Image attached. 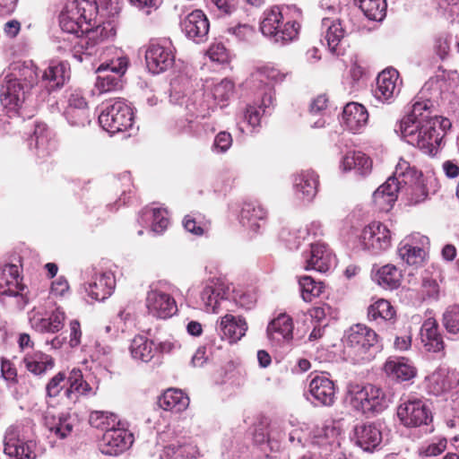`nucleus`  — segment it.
Here are the masks:
<instances>
[{"label":"nucleus","mask_w":459,"mask_h":459,"mask_svg":"<svg viewBox=\"0 0 459 459\" xmlns=\"http://www.w3.org/2000/svg\"><path fill=\"white\" fill-rule=\"evenodd\" d=\"M434 111L435 105L431 100H417L411 112L394 129L409 144L432 156L437 152L446 130L451 127L448 118L438 117Z\"/></svg>","instance_id":"nucleus-1"},{"label":"nucleus","mask_w":459,"mask_h":459,"mask_svg":"<svg viewBox=\"0 0 459 459\" xmlns=\"http://www.w3.org/2000/svg\"><path fill=\"white\" fill-rule=\"evenodd\" d=\"M120 11L117 4L113 6L106 21L100 22L94 28H85L82 35L75 37L76 41L73 48V56L79 62L99 54L102 44L115 37L117 32V16Z\"/></svg>","instance_id":"nucleus-2"},{"label":"nucleus","mask_w":459,"mask_h":459,"mask_svg":"<svg viewBox=\"0 0 459 459\" xmlns=\"http://www.w3.org/2000/svg\"><path fill=\"white\" fill-rule=\"evenodd\" d=\"M172 90L169 95L170 102L185 106L189 113L197 117H207L214 105L210 100L204 99V93L196 79L193 80L181 75L171 83Z\"/></svg>","instance_id":"nucleus-3"},{"label":"nucleus","mask_w":459,"mask_h":459,"mask_svg":"<svg viewBox=\"0 0 459 459\" xmlns=\"http://www.w3.org/2000/svg\"><path fill=\"white\" fill-rule=\"evenodd\" d=\"M254 441L262 446L264 451L278 452L288 443L294 446H305V433L301 428H293L289 423H272L268 426H258L254 432Z\"/></svg>","instance_id":"nucleus-4"},{"label":"nucleus","mask_w":459,"mask_h":459,"mask_svg":"<svg viewBox=\"0 0 459 459\" xmlns=\"http://www.w3.org/2000/svg\"><path fill=\"white\" fill-rule=\"evenodd\" d=\"M289 6L274 5L264 12L260 23L262 34L274 44L285 46L298 38L300 25L286 19Z\"/></svg>","instance_id":"nucleus-5"},{"label":"nucleus","mask_w":459,"mask_h":459,"mask_svg":"<svg viewBox=\"0 0 459 459\" xmlns=\"http://www.w3.org/2000/svg\"><path fill=\"white\" fill-rule=\"evenodd\" d=\"M349 394L352 408L365 415H375L384 411L394 400L391 392L369 384L352 386Z\"/></svg>","instance_id":"nucleus-6"},{"label":"nucleus","mask_w":459,"mask_h":459,"mask_svg":"<svg viewBox=\"0 0 459 459\" xmlns=\"http://www.w3.org/2000/svg\"><path fill=\"white\" fill-rule=\"evenodd\" d=\"M343 342L359 360H369L379 350L378 335L374 330L362 324L351 326L345 332Z\"/></svg>","instance_id":"nucleus-7"},{"label":"nucleus","mask_w":459,"mask_h":459,"mask_svg":"<svg viewBox=\"0 0 459 459\" xmlns=\"http://www.w3.org/2000/svg\"><path fill=\"white\" fill-rule=\"evenodd\" d=\"M100 126L114 134L131 128L134 125V113L130 105L124 100L107 103L99 116Z\"/></svg>","instance_id":"nucleus-8"},{"label":"nucleus","mask_w":459,"mask_h":459,"mask_svg":"<svg viewBox=\"0 0 459 459\" xmlns=\"http://www.w3.org/2000/svg\"><path fill=\"white\" fill-rule=\"evenodd\" d=\"M170 290L171 286L166 282H159L150 287L146 294L145 306L151 316L167 319L178 312V306Z\"/></svg>","instance_id":"nucleus-9"},{"label":"nucleus","mask_w":459,"mask_h":459,"mask_svg":"<svg viewBox=\"0 0 459 459\" xmlns=\"http://www.w3.org/2000/svg\"><path fill=\"white\" fill-rule=\"evenodd\" d=\"M148 70L153 74L164 73L175 64V48L169 39L151 42L145 52Z\"/></svg>","instance_id":"nucleus-10"},{"label":"nucleus","mask_w":459,"mask_h":459,"mask_svg":"<svg viewBox=\"0 0 459 459\" xmlns=\"http://www.w3.org/2000/svg\"><path fill=\"white\" fill-rule=\"evenodd\" d=\"M127 59L124 56L102 63L97 69L99 74L95 83L100 93L116 91L121 87V76L127 68Z\"/></svg>","instance_id":"nucleus-11"},{"label":"nucleus","mask_w":459,"mask_h":459,"mask_svg":"<svg viewBox=\"0 0 459 459\" xmlns=\"http://www.w3.org/2000/svg\"><path fill=\"white\" fill-rule=\"evenodd\" d=\"M23 426L15 424L10 426L4 438V452L10 459H35V444L24 441L22 436Z\"/></svg>","instance_id":"nucleus-12"},{"label":"nucleus","mask_w":459,"mask_h":459,"mask_svg":"<svg viewBox=\"0 0 459 459\" xmlns=\"http://www.w3.org/2000/svg\"><path fill=\"white\" fill-rule=\"evenodd\" d=\"M359 244L363 250L379 254L391 246V232L383 223L374 221L362 230Z\"/></svg>","instance_id":"nucleus-13"},{"label":"nucleus","mask_w":459,"mask_h":459,"mask_svg":"<svg viewBox=\"0 0 459 459\" xmlns=\"http://www.w3.org/2000/svg\"><path fill=\"white\" fill-rule=\"evenodd\" d=\"M159 442L166 443L160 453V459H194L199 455L195 445L184 437L178 438L169 431L159 435Z\"/></svg>","instance_id":"nucleus-14"},{"label":"nucleus","mask_w":459,"mask_h":459,"mask_svg":"<svg viewBox=\"0 0 459 459\" xmlns=\"http://www.w3.org/2000/svg\"><path fill=\"white\" fill-rule=\"evenodd\" d=\"M429 240L426 236L413 233L405 237L398 245V256L409 265H420L427 255Z\"/></svg>","instance_id":"nucleus-15"},{"label":"nucleus","mask_w":459,"mask_h":459,"mask_svg":"<svg viewBox=\"0 0 459 459\" xmlns=\"http://www.w3.org/2000/svg\"><path fill=\"white\" fill-rule=\"evenodd\" d=\"M400 421L408 428L427 425L432 420L431 412L426 403L420 399H409L397 408Z\"/></svg>","instance_id":"nucleus-16"},{"label":"nucleus","mask_w":459,"mask_h":459,"mask_svg":"<svg viewBox=\"0 0 459 459\" xmlns=\"http://www.w3.org/2000/svg\"><path fill=\"white\" fill-rule=\"evenodd\" d=\"M134 436L124 427H110L105 430L100 442V450L107 455H118L128 449Z\"/></svg>","instance_id":"nucleus-17"},{"label":"nucleus","mask_w":459,"mask_h":459,"mask_svg":"<svg viewBox=\"0 0 459 459\" xmlns=\"http://www.w3.org/2000/svg\"><path fill=\"white\" fill-rule=\"evenodd\" d=\"M179 26L184 35L196 44L204 43L208 39L210 22L201 10H195L181 18Z\"/></svg>","instance_id":"nucleus-18"},{"label":"nucleus","mask_w":459,"mask_h":459,"mask_svg":"<svg viewBox=\"0 0 459 459\" xmlns=\"http://www.w3.org/2000/svg\"><path fill=\"white\" fill-rule=\"evenodd\" d=\"M307 400L316 406H332L335 401V385L325 375L314 377L307 390Z\"/></svg>","instance_id":"nucleus-19"},{"label":"nucleus","mask_w":459,"mask_h":459,"mask_svg":"<svg viewBox=\"0 0 459 459\" xmlns=\"http://www.w3.org/2000/svg\"><path fill=\"white\" fill-rule=\"evenodd\" d=\"M398 72L394 68L382 71L377 77L373 96L380 103L390 104L400 91Z\"/></svg>","instance_id":"nucleus-20"},{"label":"nucleus","mask_w":459,"mask_h":459,"mask_svg":"<svg viewBox=\"0 0 459 459\" xmlns=\"http://www.w3.org/2000/svg\"><path fill=\"white\" fill-rule=\"evenodd\" d=\"M309 252L304 254L306 270L326 273L335 264L332 251L323 243H310Z\"/></svg>","instance_id":"nucleus-21"},{"label":"nucleus","mask_w":459,"mask_h":459,"mask_svg":"<svg viewBox=\"0 0 459 459\" xmlns=\"http://www.w3.org/2000/svg\"><path fill=\"white\" fill-rule=\"evenodd\" d=\"M29 90L21 82L8 75L1 91L0 100L3 107L8 112L17 113L24 103Z\"/></svg>","instance_id":"nucleus-22"},{"label":"nucleus","mask_w":459,"mask_h":459,"mask_svg":"<svg viewBox=\"0 0 459 459\" xmlns=\"http://www.w3.org/2000/svg\"><path fill=\"white\" fill-rule=\"evenodd\" d=\"M115 287V276L110 271L95 273L84 285L88 296L97 301L108 299L112 294Z\"/></svg>","instance_id":"nucleus-23"},{"label":"nucleus","mask_w":459,"mask_h":459,"mask_svg":"<svg viewBox=\"0 0 459 459\" xmlns=\"http://www.w3.org/2000/svg\"><path fill=\"white\" fill-rule=\"evenodd\" d=\"M293 321L286 315L281 314L273 319L267 326V336L275 346L290 344L293 339Z\"/></svg>","instance_id":"nucleus-24"},{"label":"nucleus","mask_w":459,"mask_h":459,"mask_svg":"<svg viewBox=\"0 0 459 459\" xmlns=\"http://www.w3.org/2000/svg\"><path fill=\"white\" fill-rule=\"evenodd\" d=\"M427 390L434 395H440L455 388L459 384L457 374L448 368H438L426 378Z\"/></svg>","instance_id":"nucleus-25"},{"label":"nucleus","mask_w":459,"mask_h":459,"mask_svg":"<svg viewBox=\"0 0 459 459\" xmlns=\"http://www.w3.org/2000/svg\"><path fill=\"white\" fill-rule=\"evenodd\" d=\"M384 371L388 378L402 383L413 379L417 368L413 363L404 357H391L384 364Z\"/></svg>","instance_id":"nucleus-26"},{"label":"nucleus","mask_w":459,"mask_h":459,"mask_svg":"<svg viewBox=\"0 0 459 459\" xmlns=\"http://www.w3.org/2000/svg\"><path fill=\"white\" fill-rule=\"evenodd\" d=\"M383 436L380 427L374 423L357 425L354 429L355 444L367 452H373L380 446Z\"/></svg>","instance_id":"nucleus-27"},{"label":"nucleus","mask_w":459,"mask_h":459,"mask_svg":"<svg viewBox=\"0 0 459 459\" xmlns=\"http://www.w3.org/2000/svg\"><path fill=\"white\" fill-rule=\"evenodd\" d=\"M274 100L273 89L267 86L264 92L261 94V102L258 106H247L244 113V120L253 130L260 127L262 115L271 113L274 107Z\"/></svg>","instance_id":"nucleus-28"},{"label":"nucleus","mask_w":459,"mask_h":459,"mask_svg":"<svg viewBox=\"0 0 459 459\" xmlns=\"http://www.w3.org/2000/svg\"><path fill=\"white\" fill-rule=\"evenodd\" d=\"M63 10L83 23L85 28L91 27L92 21L96 23L99 13V7L93 0H69Z\"/></svg>","instance_id":"nucleus-29"},{"label":"nucleus","mask_w":459,"mask_h":459,"mask_svg":"<svg viewBox=\"0 0 459 459\" xmlns=\"http://www.w3.org/2000/svg\"><path fill=\"white\" fill-rule=\"evenodd\" d=\"M225 290L221 283L211 281L207 282L199 294L196 305L208 313H217L221 302L225 299Z\"/></svg>","instance_id":"nucleus-30"},{"label":"nucleus","mask_w":459,"mask_h":459,"mask_svg":"<svg viewBox=\"0 0 459 459\" xmlns=\"http://www.w3.org/2000/svg\"><path fill=\"white\" fill-rule=\"evenodd\" d=\"M70 77V69L67 63L51 62L41 75L40 83L48 92L64 86Z\"/></svg>","instance_id":"nucleus-31"},{"label":"nucleus","mask_w":459,"mask_h":459,"mask_svg":"<svg viewBox=\"0 0 459 459\" xmlns=\"http://www.w3.org/2000/svg\"><path fill=\"white\" fill-rule=\"evenodd\" d=\"M267 219V211L257 202L244 203L239 214V222L243 227L258 232Z\"/></svg>","instance_id":"nucleus-32"},{"label":"nucleus","mask_w":459,"mask_h":459,"mask_svg":"<svg viewBox=\"0 0 459 459\" xmlns=\"http://www.w3.org/2000/svg\"><path fill=\"white\" fill-rule=\"evenodd\" d=\"M247 329V323L240 317H236L227 314L221 318L216 328L221 339H226L230 343H233L240 340L246 333Z\"/></svg>","instance_id":"nucleus-33"},{"label":"nucleus","mask_w":459,"mask_h":459,"mask_svg":"<svg viewBox=\"0 0 459 459\" xmlns=\"http://www.w3.org/2000/svg\"><path fill=\"white\" fill-rule=\"evenodd\" d=\"M293 186L298 198L310 202L317 193L318 176L313 170H302L294 177Z\"/></svg>","instance_id":"nucleus-34"},{"label":"nucleus","mask_w":459,"mask_h":459,"mask_svg":"<svg viewBox=\"0 0 459 459\" xmlns=\"http://www.w3.org/2000/svg\"><path fill=\"white\" fill-rule=\"evenodd\" d=\"M65 319V312L56 307L48 317H42L39 313L30 315V326L39 333H55L59 332L64 326Z\"/></svg>","instance_id":"nucleus-35"},{"label":"nucleus","mask_w":459,"mask_h":459,"mask_svg":"<svg viewBox=\"0 0 459 459\" xmlns=\"http://www.w3.org/2000/svg\"><path fill=\"white\" fill-rule=\"evenodd\" d=\"M20 271L16 264H5L0 268V296L22 295Z\"/></svg>","instance_id":"nucleus-36"},{"label":"nucleus","mask_w":459,"mask_h":459,"mask_svg":"<svg viewBox=\"0 0 459 459\" xmlns=\"http://www.w3.org/2000/svg\"><path fill=\"white\" fill-rule=\"evenodd\" d=\"M368 113L366 108L357 102L346 104L342 110V122L348 130L356 134L366 126Z\"/></svg>","instance_id":"nucleus-37"},{"label":"nucleus","mask_w":459,"mask_h":459,"mask_svg":"<svg viewBox=\"0 0 459 459\" xmlns=\"http://www.w3.org/2000/svg\"><path fill=\"white\" fill-rule=\"evenodd\" d=\"M394 178H388L372 195L375 205L382 212H388L397 200V194L400 191L398 183Z\"/></svg>","instance_id":"nucleus-38"},{"label":"nucleus","mask_w":459,"mask_h":459,"mask_svg":"<svg viewBox=\"0 0 459 459\" xmlns=\"http://www.w3.org/2000/svg\"><path fill=\"white\" fill-rule=\"evenodd\" d=\"M340 169L344 172L354 170L357 175L366 177L371 172L372 160L361 152H349L341 160Z\"/></svg>","instance_id":"nucleus-39"},{"label":"nucleus","mask_w":459,"mask_h":459,"mask_svg":"<svg viewBox=\"0 0 459 459\" xmlns=\"http://www.w3.org/2000/svg\"><path fill=\"white\" fill-rule=\"evenodd\" d=\"M29 146L34 148L39 158H45L55 149V142L50 137L47 126L39 123L35 126L33 134L29 139Z\"/></svg>","instance_id":"nucleus-40"},{"label":"nucleus","mask_w":459,"mask_h":459,"mask_svg":"<svg viewBox=\"0 0 459 459\" xmlns=\"http://www.w3.org/2000/svg\"><path fill=\"white\" fill-rule=\"evenodd\" d=\"M389 178H394L400 186V191L406 187L422 182V173L415 166H411L407 160L400 159L395 166L394 172Z\"/></svg>","instance_id":"nucleus-41"},{"label":"nucleus","mask_w":459,"mask_h":459,"mask_svg":"<svg viewBox=\"0 0 459 459\" xmlns=\"http://www.w3.org/2000/svg\"><path fill=\"white\" fill-rule=\"evenodd\" d=\"M46 428L56 437L64 439L71 435L74 429V420L66 412L54 415L47 412L44 416Z\"/></svg>","instance_id":"nucleus-42"},{"label":"nucleus","mask_w":459,"mask_h":459,"mask_svg":"<svg viewBox=\"0 0 459 459\" xmlns=\"http://www.w3.org/2000/svg\"><path fill=\"white\" fill-rule=\"evenodd\" d=\"M421 342L428 351L439 352L444 349V341L435 320H426L420 329Z\"/></svg>","instance_id":"nucleus-43"},{"label":"nucleus","mask_w":459,"mask_h":459,"mask_svg":"<svg viewBox=\"0 0 459 459\" xmlns=\"http://www.w3.org/2000/svg\"><path fill=\"white\" fill-rule=\"evenodd\" d=\"M129 351L134 360L147 363L154 358L157 348L153 341L143 335H137L132 340Z\"/></svg>","instance_id":"nucleus-44"},{"label":"nucleus","mask_w":459,"mask_h":459,"mask_svg":"<svg viewBox=\"0 0 459 459\" xmlns=\"http://www.w3.org/2000/svg\"><path fill=\"white\" fill-rule=\"evenodd\" d=\"M188 397L178 389H168L158 399V405L164 411L180 412L187 408Z\"/></svg>","instance_id":"nucleus-45"},{"label":"nucleus","mask_w":459,"mask_h":459,"mask_svg":"<svg viewBox=\"0 0 459 459\" xmlns=\"http://www.w3.org/2000/svg\"><path fill=\"white\" fill-rule=\"evenodd\" d=\"M67 384H69V386L65 389V394L70 400L76 401L79 394H95V392L92 391L89 383L83 379L82 373L80 369L74 368L70 372L67 377Z\"/></svg>","instance_id":"nucleus-46"},{"label":"nucleus","mask_w":459,"mask_h":459,"mask_svg":"<svg viewBox=\"0 0 459 459\" xmlns=\"http://www.w3.org/2000/svg\"><path fill=\"white\" fill-rule=\"evenodd\" d=\"M322 28L325 31V40L332 53H337V47L345 35V30L339 19L324 18Z\"/></svg>","instance_id":"nucleus-47"},{"label":"nucleus","mask_w":459,"mask_h":459,"mask_svg":"<svg viewBox=\"0 0 459 459\" xmlns=\"http://www.w3.org/2000/svg\"><path fill=\"white\" fill-rule=\"evenodd\" d=\"M286 74L279 71L278 69L271 66H264L258 68L251 75V81L254 86L261 90L263 94L267 86L272 87L273 92L274 93L273 87L270 82H282Z\"/></svg>","instance_id":"nucleus-48"},{"label":"nucleus","mask_w":459,"mask_h":459,"mask_svg":"<svg viewBox=\"0 0 459 459\" xmlns=\"http://www.w3.org/2000/svg\"><path fill=\"white\" fill-rule=\"evenodd\" d=\"M23 364L30 373L41 376L52 369L55 362L51 356L41 351H35L24 357Z\"/></svg>","instance_id":"nucleus-49"},{"label":"nucleus","mask_w":459,"mask_h":459,"mask_svg":"<svg viewBox=\"0 0 459 459\" xmlns=\"http://www.w3.org/2000/svg\"><path fill=\"white\" fill-rule=\"evenodd\" d=\"M373 279L384 289L394 290L401 284L402 273L395 265L385 264L376 272Z\"/></svg>","instance_id":"nucleus-50"},{"label":"nucleus","mask_w":459,"mask_h":459,"mask_svg":"<svg viewBox=\"0 0 459 459\" xmlns=\"http://www.w3.org/2000/svg\"><path fill=\"white\" fill-rule=\"evenodd\" d=\"M395 316V310L389 301L378 299L368 308L369 321L380 323H392Z\"/></svg>","instance_id":"nucleus-51"},{"label":"nucleus","mask_w":459,"mask_h":459,"mask_svg":"<svg viewBox=\"0 0 459 459\" xmlns=\"http://www.w3.org/2000/svg\"><path fill=\"white\" fill-rule=\"evenodd\" d=\"M14 71L15 72L10 75L29 89H32L33 86L40 82V81H39L38 67L32 61H26L21 65H17Z\"/></svg>","instance_id":"nucleus-52"},{"label":"nucleus","mask_w":459,"mask_h":459,"mask_svg":"<svg viewBox=\"0 0 459 459\" xmlns=\"http://www.w3.org/2000/svg\"><path fill=\"white\" fill-rule=\"evenodd\" d=\"M363 12L364 15L371 21L380 22L386 14L385 0H354Z\"/></svg>","instance_id":"nucleus-53"},{"label":"nucleus","mask_w":459,"mask_h":459,"mask_svg":"<svg viewBox=\"0 0 459 459\" xmlns=\"http://www.w3.org/2000/svg\"><path fill=\"white\" fill-rule=\"evenodd\" d=\"M140 218L145 221L152 220V230L157 234L162 233L169 223L167 211L160 208H145L142 211Z\"/></svg>","instance_id":"nucleus-54"},{"label":"nucleus","mask_w":459,"mask_h":459,"mask_svg":"<svg viewBox=\"0 0 459 459\" xmlns=\"http://www.w3.org/2000/svg\"><path fill=\"white\" fill-rule=\"evenodd\" d=\"M301 298L305 302H311L324 291V283L316 281L310 276H302L299 279Z\"/></svg>","instance_id":"nucleus-55"},{"label":"nucleus","mask_w":459,"mask_h":459,"mask_svg":"<svg viewBox=\"0 0 459 459\" xmlns=\"http://www.w3.org/2000/svg\"><path fill=\"white\" fill-rule=\"evenodd\" d=\"M328 99L325 95H319L310 104L309 113L310 116L319 117L316 120L311 122V127L322 128L325 126L326 121L325 119V110L327 108Z\"/></svg>","instance_id":"nucleus-56"},{"label":"nucleus","mask_w":459,"mask_h":459,"mask_svg":"<svg viewBox=\"0 0 459 459\" xmlns=\"http://www.w3.org/2000/svg\"><path fill=\"white\" fill-rule=\"evenodd\" d=\"M442 323L448 333L459 337V304H454L446 308Z\"/></svg>","instance_id":"nucleus-57"},{"label":"nucleus","mask_w":459,"mask_h":459,"mask_svg":"<svg viewBox=\"0 0 459 459\" xmlns=\"http://www.w3.org/2000/svg\"><path fill=\"white\" fill-rule=\"evenodd\" d=\"M90 424L97 429H107L110 427L119 426L120 421L114 413L107 411H93L90 415Z\"/></svg>","instance_id":"nucleus-58"},{"label":"nucleus","mask_w":459,"mask_h":459,"mask_svg":"<svg viewBox=\"0 0 459 459\" xmlns=\"http://www.w3.org/2000/svg\"><path fill=\"white\" fill-rule=\"evenodd\" d=\"M65 116L69 125L74 127H84L91 123L89 108H66Z\"/></svg>","instance_id":"nucleus-59"},{"label":"nucleus","mask_w":459,"mask_h":459,"mask_svg":"<svg viewBox=\"0 0 459 459\" xmlns=\"http://www.w3.org/2000/svg\"><path fill=\"white\" fill-rule=\"evenodd\" d=\"M203 126L196 119L179 118L175 122V130L178 134L200 136Z\"/></svg>","instance_id":"nucleus-60"},{"label":"nucleus","mask_w":459,"mask_h":459,"mask_svg":"<svg viewBox=\"0 0 459 459\" xmlns=\"http://www.w3.org/2000/svg\"><path fill=\"white\" fill-rule=\"evenodd\" d=\"M59 25L63 31L78 35L79 32H84L85 25L76 20V18L68 14L66 12L62 10L59 15Z\"/></svg>","instance_id":"nucleus-61"},{"label":"nucleus","mask_w":459,"mask_h":459,"mask_svg":"<svg viewBox=\"0 0 459 459\" xmlns=\"http://www.w3.org/2000/svg\"><path fill=\"white\" fill-rule=\"evenodd\" d=\"M234 84L230 80L223 79L220 82L215 83L212 90L214 101H227L233 93Z\"/></svg>","instance_id":"nucleus-62"},{"label":"nucleus","mask_w":459,"mask_h":459,"mask_svg":"<svg viewBox=\"0 0 459 459\" xmlns=\"http://www.w3.org/2000/svg\"><path fill=\"white\" fill-rule=\"evenodd\" d=\"M65 380L67 381V377L64 372H58L51 377L46 385V396L57 397L65 385Z\"/></svg>","instance_id":"nucleus-63"},{"label":"nucleus","mask_w":459,"mask_h":459,"mask_svg":"<svg viewBox=\"0 0 459 459\" xmlns=\"http://www.w3.org/2000/svg\"><path fill=\"white\" fill-rule=\"evenodd\" d=\"M439 284L435 279L423 277L420 285V295L423 299L437 300L439 298Z\"/></svg>","instance_id":"nucleus-64"}]
</instances>
